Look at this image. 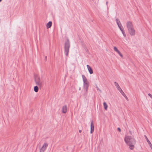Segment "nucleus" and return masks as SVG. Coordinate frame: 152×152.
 Returning <instances> with one entry per match:
<instances>
[{"mask_svg": "<svg viewBox=\"0 0 152 152\" xmlns=\"http://www.w3.org/2000/svg\"><path fill=\"white\" fill-rule=\"evenodd\" d=\"M2 0H0V2Z\"/></svg>", "mask_w": 152, "mask_h": 152, "instance_id": "nucleus-29", "label": "nucleus"}, {"mask_svg": "<svg viewBox=\"0 0 152 152\" xmlns=\"http://www.w3.org/2000/svg\"><path fill=\"white\" fill-rule=\"evenodd\" d=\"M48 144L47 143H45L40 149L39 152H44L48 146Z\"/></svg>", "mask_w": 152, "mask_h": 152, "instance_id": "nucleus-5", "label": "nucleus"}, {"mask_svg": "<svg viewBox=\"0 0 152 152\" xmlns=\"http://www.w3.org/2000/svg\"><path fill=\"white\" fill-rule=\"evenodd\" d=\"M122 27V26L121 24H120V25L119 26V27H118L121 31L124 30V28Z\"/></svg>", "mask_w": 152, "mask_h": 152, "instance_id": "nucleus-20", "label": "nucleus"}, {"mask_svg": "<svg viewBox=\"0 0 152 152\" xmlns=\"http://www.w3.org/2000/svg\"><path fill=\"white\" fill-rule=\"evenodd\" d=\"M121 32L123 35L125 37H126V34L125 33V32H124V30H123L122 31H121Z\"/></svg>", "mask_w": 152, "mask_h": 152, "instance_id": "nucleus-21", "label": "nucleus"}, {"mask_svg": "<svg viewBox=\"0 0 152 152\" xmlns=\"http://www.w3.org/2000/svg\"><path fill=\"white\" fill-rule=\"evenodd\" d=\"M124 140L126 144L129 146V149L133 150L136 142L135 139L131 136H126Z\"/></svg>", "mask_w": 152, "mask_h": 152, "instance_id": "nucleus-1", "label": "nucleus"}, {"mask_svg": "<svg viewBox=\"0 0 152 152\" xmlns=\"http://www.w3.org/2000/svg\"><path fill=\"white\" fill-rule=\"evenodd\" d=\"M151 149H152V146L151 147Z\"/></svg>", "mask_w": 152, "mask_h": 152, "instance_id": "nucleus-28", "label": "nucleus"}, {"mask_svg": "<svg viewBox=\"0 0 152 152\" xmlns=\"http://www.w3.org/2000/svg\"><path fill=\"white\" fill-rule=\"evenodd\" d=\"M128 31L129 33L131 35H134L135 34V31L134 29V27L129 29Z\"/></svg>", "mask_w": 152, "mask_h": 152, "instance_id": "nucleus-6", "label": "nucleus"}, {"mask_svg": "<svg viewBox=\"0 0 152 152\" xmlns=\"http://www.w3.org/2000/svg\"><path fill=\"white\" fill-rule=\"evenodd\" d=\"M94 130V126L93 121H91V133H92Z\"/></svg>", "mask_w": 152, "mask_h": 152, "instance_id": "nucleus-9", "label": "nucleus"}, {"mask_svg": "<svg viewBox=\"0 0 152 152\" xmlns=\"http://www.w3.org/2000/svg\"><path fill=\"white\" fill-rule=\"evenodd\" d=\"M52 23L51 21H49L46 25L47 27V28H50L52 25Z\"/></svg>", "mask_w": 152, "mask_h": 152, "instance_id": "nucleus-13", "label": "nucleus"}, {"mask_svg": "<svg viewBox=\"0 0 152 152\" xmlns=\"http://www.w3.org/2000/svg\"><path fill=\"white\" fill-rule=\"evenodd\" d=\"M118 90L121 93L122 92V91H123L122 89L119 86L117 88Z\"/></svg>", "mask_w": 152, "mask_h": 152, "instance_id": "nucleus-19", "label": "nucleus"}, {"mask_svg": "<svg viewBox=\"0 0 152 152\" xmlns=\"http://www.w3.org/2000/svg\"><path fill=\"white\" fill-rule=\"evenodd\" d=\"M117 129L119 131V132H121V129L120 128H118Z\"/></svg>", "mask_w": 152, "mask_h": 152, "instance_id": "nucleus-24", "label": "nucleus"}, {"mask_svg": "<svg viewBox=\"0 0 152 152\" xmlns=\"http://www.w3.org/2000/svg\"><path fill=\"white\" fill-rule=\"evenodd\" d=\"M103 106L104 109L105 110H107V109L108 105L105 102H103Z\"/></svg>", "mask_w": 152, "mask_h": 152, "instance_id": "nucleus-14", "label": "nucleus"}, {"mask_svg": "<svg viewBox=\"0 0 152 152\" xmlns=\"http://www.w3.org/2000/svg\"><path fill=\"white\" fill-rule=\"evenodd\" d=\"M116 21L117 23V24L118 25V27H119V26L120 25L121 22L120 21L118 20V19H116Z\"/></svg>", "mask_w": 152, "mask_h": 152, "instance_id": "nucleus-16", "label": "nucleus"}, {"mask_svg": "<svg viewBox=\"0 0 152 152\" xmlns=\"http://www.w3.org/2000/svg\"><path fill=\"white\" fill-rule=\"evenodd\" d=\"M96 88L97 89L99 90L100 92H102L101 90L99 88L97 85L96 86Z\"/></svg>", "mask_w": 152, "mask_h": 152, "instance_id": "nucleus-22", "label": "nucleus"}, {"mask_svg": "<svg viewBox=\"0 0 152 152\" xmlns=\"http://www.w3.org/2000/svg\"><path fill=\"white\" fill-rule=\"evenodd\" d=\"M144 137H145V139H146L147 142H148V144L149 145L150 148L151 147H152V144H151V143L150 142V141L148 139L147 137L145 135H144Z\"/></svg>", "mask_w": 152, "mask_h": 152, "instance_id": "nucleus-12", "label": "nucleus"}, {"mask_svg": "<svg viewBox=\"0 0 152 152\" xmlns=\"http://www.w3.org/2000/svg\"><path fill=\"white\" fill-rule=\"evenodd\" d=\"M62 112L63 113H66L67 111V107L66 105L63 106L62 108Z\"/></svg>", "mask_w": 152, "mask_h": 152, "instance_id": "nucleus-8", "label": "nucleus"}, {"mask_svg": "<svg viewBox=\"0 0 152 152\" xmlns=\"http://www.w3.org/2000/svg\"><path fill=\"white\" fill-rule=\"evenodd\" d=\"M70 47V43L69 39H67V41L65 42L64 44V53L65 55L68 56L69 51V48Z\"/></svg>", "mask_w": 152, "mask_h": 152, "instance_id": "nucleus-3", "label": "nucleus"}, {"mask_svg": "<svg viewBox=\"0 0 152 152\" xmlns=\"http://www.w3.org/2000/svg\"><path fill=\"white\" fill-rule=\"evenodd\" d=\"M148 95L152 99V95L151 94H148Z\"/></svg>", "mask_w": 152, "mask_h": 152, "instance_id": "nucleus-23", "label": "nucleus"}, {"mask_svg": "<svg viewBox=\"0 0 152 152\" xmlns=\"http://www.w3.org/2000/svg\"><path fill=\"white\" fill-rule=\"evenodd\" d=\"M34 80L35 83L39 87H41L42 85L43 81L41 79L40 77L37 75H34Z\"/></svg>", "mask_w": 152, "mask_h": 152, "instance_id": "nucleus-4", "label": "nucleus"}, {"mask_svg": "<svg viewBox=\"0 0 152 152\" xmlns=\"http://www.w3.org/2000/svg\"><path fill=\"white\" fill-rule=\"evenodd\" d=\"M121 94L123 95V96H124L125 98L128 101V99L127 97V96H126V95H125V94H124V92L123 91H122V92L121 93Z\"/></svg>", "mask_w": 152, "mask_h": 152, "instance_id": "nucleus-17", "label": "nucleus"}, {"mask_svg": "<svg viewBox=\"0 0 152 152\" xmlns=\"http://www.w3.org/2000/svg\"><path fill=\"white\" fill-rule=\"evenodd\" d=\"M114 50L115 51L117 52L119 54V55L121 57H122V58L123 57V55L120 52V51L118 50V49H117V47H114Z\"/></svg>", "mask_w": 152, "mask_h": 152, "instance_id": "nucleus-10", "label": "nucleus"}, {"mask_svg": "<svg viewBox=\"0 0 152 152\" xmlns=\"http://www.w3.org/2000/svg\"><path fill=\"white\" fill-rule=\"evenodd\" d=\"M82 77L83 82V87L85 92V96H86L87 94L88 89L89 85V83L87 80L86 77L84 75H82Z\"/></svg>", "mask_w": 152, "mask_h": 152, "instance_id": "nucleus-2", "label": "nucleus"}, {"mask_svg": "<svg viewBox=\"0 0 152 152\" xmlns=\"http://www.w3.org/2000/svg\"><path fill=\"white\" fill-rule=\"evenodd\" d=\"M106 3V4H108V2L107 1Z\"/></svg>", "mask_w": 152, "mask_h": 152, "instance_id": "nucleus-26", "label": "nucleus"}, {"mask_svg": "<svg viewBox=\"0 0 152 152\" xmlns=\"http://www.w3.org/2000/svg\"><path fill=\"white\" fill-rule=\"evenodd\" d=\"M114 84L117 88L120 86L118 83L116 82H115Z\"/></svg>", "mask_w": 152, "mask_h": 152, "instance_id": "nucleus-18", "label": "nucleus"}, {"mask_svg": "<svg viewBox=\"0 0 152 152\" xmlns=\"http://www.w3.org/2000/svg\"><path fill=\"white\" fill-rule=\"evenodd\" d=\"M86 66L90 73V74H93V72L91 67L88 65H87Z\"/></svg>", "mask_w": 152, "mask_h": 152, "instance_id": "nucleus-11", "label": "nucleus"}, {"mask_svg": "<svg viewBox=\"0 0 152 152\" xmlns=\"http://www.w3.org/2000/svg\"><path fill=\"white\" fill-rule=\"evenodd\" d=\"M39 90V88L37 86H36L34 87V91L36 92H38Z\"/></svg>", "mask_w": 152, "mask_h": 152, "instance_id": "nucleus-15", "label": "nucleus"}, {"mask_svg": "<svg viewBox=\"0 0 152 152\" xmlns=\"http://www.w3.org/2000/svg\"><path fill=\"white\" fill-rule=\"evenodd\" d=\"M45 59H47V56H45Z\"/></svg>", "mask_w": 152, "mask_h": 152, "instance_id": "nucleus-27", "label": "nucleus"}, {"mask_svg": "<svg viewBox=\"0 0 152 152\" xmlns=\"http://www.w3.org/2000/svg\"><path fill=\"white\" fill-rule=\"evenodd\" d=\"M126 26L128 29L133 27V24L131 21H128L126 23Z\"/></svg>", "mask_w": 152, "mask_h": 152, "instance_id": "nucleus-7", "label": "nucleus"}, {"mask_svg": "<svg viewBox=\"0 0 152 152\" xmlns=\"http://www.w3.org/2000/svg\"><path fill=\"white\" fill-rule=\"evenodd\" d=\"M82 132V131L81 130H79V133H81Z\"/></svg>", "mask_w": 152, "mask_h": 152, "instance_id": "nucleus-25", "label": "nucleus"}]
</instances>
